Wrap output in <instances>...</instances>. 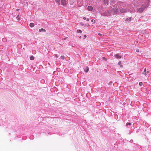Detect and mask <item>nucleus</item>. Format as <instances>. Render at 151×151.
<instances>
[{
	"instance_id": "obj_1",
	"label": "nucleus",
	"mask_w": 151,
	"mask_h": 151,
	"mask_svg": "<svg viewBox=\"0 0 151 151\" xmlns=\"http://www.w3.org/2000/svg\"><path fill=\"white\" fill-rule=\"evenodd\" d=\"M151 72V71L148 70V69L146 70V68H145L144 70V72L142 73V74H144L145 76L148 75Z\"/></svg>"
},
{
	"instance_id": "obj_2",
	"label": "nucleus",
	"mask_w": 151,
	"mask_h": 151,
	"mask_svg": "<svg viewBox=\"0 0 151 151\" xmlns=\"http://www.w3.org/2000/svg\"><path fill=\"white\" fill-rule=\"evenodd\" d=\"M126 9L127 7H125L124 8H121L120 9V12L122 13L127 12Z\"/></svg>"
},
{
	"instance_id": "obj_3",
	"label": "nucleus",
	"mask_w": 151,
	"mask_h": 151,
	"mask_svg": "<svg viewBox=\"0 0 151 151\" xmlns=\"http://www.w3.org/2000/svg\"><path fill=\"white\" fill-rule=\"evenodd\" d=\"M144 10V8H140L138 9L137 12L139 13H141Z\"/></svg>"
},
{
	"instance_id": "obj_4",
	"label": "nucleus",
	"mask_w": 151,
	"mask_h": 151,
	"mask_svg": "<svg viewBox=\"0 0 151 151\" xmlns=\"http://www.w3.org/2000/svg\"><path fill=\"white\" fill-rule=\"evenodd\" d=\"M61 4L63 5H65L67 4L65 0H62L61 1Z\"/></svg>"
},
{
	"instance_id": "obj_5",
	"label": "nucleus",
	"mask_w": 151,
	"mask_h": 151,
	"mask_svg": "<svg viewBox=\"0 0 151 151\" xmlns=\"http://www.w3.org/2000/svg\"><path fill=\"white\" fill-rule=\"evenodd\" d=\"M113 12H114L115 14H116L118 11V9L117 8H114L112 9Z\"/></svg>"
},
{
	"instance_id": "obj_6",
	"label": "nucleus",
	"mask_w": 151,
	"mask_h": 151,
	"mask_svg": "<svg viewBox=\"0 0 151 151\" xmlns=\"http://www.w3.org/2000/svg\"><path fill=\"white\" fill-rule=\"evenodd\" d=\"M93 7L91 6H89L88 7V10L89 11H92L93 9Z\"/></svg>"
},
{
	"instance_id": "obj_7",
	"label": "nucleus",
	"mask_w": 151,
	"mask_h": 151,
	"mask_svg": "<svg viewBox=\"0 0 151 151\" xmlns=\"http://www.w3.org/2000/svg\"><path fill=\"white\" fill-rule=\"evenodd\" d=\"M115 56L117 58H121V56H120L118 54H116L115 55Z\"/></svg>"
},
{
	"instance_id": "obj_8",
	"label": "nucleus",
	"mask_w": 151,
	"mask_h": 151,
	"mask_svg": "<svg viewBox=\"0 0 151 151\" xmlns=\"http://www.w3.org/2000/svg\"><path fill=\"white\" fill-rule=\"evenodd\" d=\"M39 32H41L42 31L44 32H46L45 30L44 29H43V28H42V29H39Z\"/></svg>"
},
{
	"instance_id": "obj_9",
	"label": "nucleus",
	"mask_w": 151,
	"mask_h": 151,
	"mask_svg": "<svg viewBox=\"0 0 151 151\" xmlns=\"http://www.w3.org/2000/svg\"><path fill=\"white\" fill-rule=\"evenodd\" d=\"M29 26L31 27H33L34 26V24L33 23H31L29 24Z\"/></svg>"
},
{
	"instance_id": "obj_10",
	"label": "nucleus",
	"mask_w": 151,
	"mask_h": 151,
	"mask_svg": "<svg viewBox=\"0 0 151 151\" xmlns=\"http://www.w3.org/2000/svg\"><path fill=\"white\" fill-rule=\"evenodd\" d=\"M77 32L78 33H81L82 32V31L80 29H78L77 30Z\"/></svg>"
},
{
	"instance_id": "obj_11",
	"label": "nucleus",
	"mask_w": 151,
	"mask_h": 151,
	"mask_svg": "<svg viewBox=\"0 0 151 151\" xmlns=\"http://www.w3.org/2000/svg\"><path fill=\"white\" fill-rule=\"evenodd\" d=\"M30 59L31 60H34V57L33 56H31L30 57Z\"/></svg>"
},
{
	"instance_id": "obj_12",
	"label": "nucleus",
	"mask_w": 151,
	"mask_h": 151,
	"mask_svg": "<svg viewBox=\"0 0 151 151\" xmlns=\"http://www.w3.org/2000/svg\"><path fill=\"white\" fill-rule=\"evenodd\" d=\"M132 124L130 123H127L126 124V126H128V125H131Z\"/></svg>"
},
{
	"instance_id": "obj_13",
	"label": "nucleus",
	"mask_w": 151,
	"mask_h": 151,
	"mask_svg": "<svg viewBox=\"0 0 151 151\" xmlns=\"http://www.w3.org/2000/svg\"><path fill=\"white\" fill-rule=\"evenodd\" d=\"M118 64L119 65H120V66L121 67H122V65H121V61H119V62L118 63Z\"/></svg>"
},
{
	"instance_id": "obj_14",
	"label": "nucleus",
	"mask_w": 151,
	"mask_h": 151,
	"mask_svg": "<svg viewBox=\"0 0 151 151\" xmlns=\"http://www.w3.org/2000/svg\"><path fill=\"white\" fill-rule=\"evenodd\" d=\"M89 70V68L88 67H86V70L85 71L86 73H87L88 72Z\"/></svg>"
},
{
	"instance_id": "obj_15",
	"label": "nucleus",
	"mask_w": 151,
	"mask_h": 151,
	"mask_svg": "<svg viewBox=\"0 0 151 151\" xmlns=\"http://www.w3.org/2000/svg\"><path fill=\"white\" fill-rule=\"evenodd\" d=\"M17 20H20V18L19 17V15H18L17 16Z\"/></svg>"
},
{
	"instance_id": "obj_16",
	"label": "nucleus",
	"mask_w": 151,
	"mask_h": 151,
	"mask_svg": "<svg viewBox=\"0 0 151 151\" xmlns=\"http://www.w3.org/2000/svg\"><path fill=\"white\" fill-rule=\"evenodd\" d=\"M60 0H55V1L56 2L58 3V4H60Z\"/></svg>"
},
{
	"instance_id": "obj_17",
	"label": "nucleus",
	"mask_w": 151,
	"mask_h": 151,
	"mask_svg": "<svg viewBox=\"0 0 151 151\" xmlns=\"http://www.w3.org/2000/svg\"><path fill=\"white\" fill-rule=\"evenodd\" d=\"M60 58L63 59V60H64V59H65V57L64 56H61V57H60Z\"/></svg>"
},
{
	"instance_id": "obj_18",
	"label": "nucleus",
	"mask_w": 151,
	"mask_h": 151,
	"mask_svg": "<svg viewBox=\"0 0 151 151\" xmlns=\"http://www.w3.org/2000/svg\"><path fill=\"white\" fill-rule=\"evenodd\" d=\"M142 82H140L139 83V84L140 86H142Z\"/></svg>"
},
{
	"instance_id": "obj_19",
	"label": "nucleus",
	"mask_w": 151,
	"mask_h": 151,
	"mask_svg": "<svg viewBox=\"0 0 151 151\" xmlns=\"http://www.w3.org/2000/svg\"><path fill=\"white\" fill-rule=\"evenodd\" d=\"M103 58L106 61V59L104 57H103Z\"/></svg>"
},
{
	"instance_id": "obj_20",
	"label": "nucleus",
	"mask_w": 151,
	"mask_h": 151,
	"mask_svg": "<svg viewBox=\"0 0 151 151\" xmlns=\"http://www.w3.org/2000/svg\"><path fill=\"white\" fill-rule=\"evenodd\" d=\"M136 52H139V50H138V49L137 50H136Z\"/></svg>"
},
{
	"instance_id": "obj_21",
	"label": "nucleus",
	"mask_w": 151,
	"mask_h": 151,
	"mask_svg": "<svg viewBox=\"0 0 151 151\" xmlns=\"http://www.w3.org/2000/svg\"><path fill=\"white\" fill-rule=\"evenodd\" d=\"M55 56L56 58H58V56H57V55H55Z\"/></svg>"
},
{
	"instance_id": "obj_22",
	"label": "nucleus",
	"mask_w": 151,
	"mask_h": 151,
	"mask_svg": "<svg viewBox=\"0 0 151 151\" xmlns=\"http://www.w3.org/2000/svg\"><path fill=\"white\" fill-rule=\"evenodd\" d=\"M89 19L88 18H87V19H86V21H89Z\"/></svg>"
},
{
	"instance_id": "obj_23",
	"label": "nucleus",
	"mask_w": 151,
	"mask_h": 151,
	"mask_svg": "<svg viewBox=\"0 0 151 151\" xmlns=\"http://www.w3.org/2000/svg\"><path fill=\"white\" fill-rule=\"evenodd\" d=\"M84 37H85V38L84 39H85L86 37V35H84Z\"/></svg>"
},
{
	"instance_id": "obj_24",
	"label": "nucleus",
	"mask_w": 151,
	"mask_h": 151,
	"mask_svg": "<svg viewBox=\"0 0 151 151\" xmlns=\"http://www.w3.org/2000/svg\"><path fill=\"white\" fill-rule=\"evenodd\" d=\"M83 19L84 20H86V17H84L83 18Z\"/></svg>"
},
{
	"instance_id": "obj_25",
	"label": "nucleus",
	"mask_w": 151,
	"mask_h": 151,
	"mask_svg": "<svg viewBox=\"0 0 151 151\" xmlns=\"http://www.w3.org/2000/svg\"><path fill=\"white\" fill-rule=\"evenodd\" d=\"M99 35L100 36H101L102 35L100 33H99Z\"/></svg>"
},
{
	"instance_id": "obj_26",
	"label": "nucleus",
	"mask_w": 151,
	"mask_h": 151,
	"mask_svg": "<svg viewBox=\"0 0 151 151\" xmlns=\"http://www.w3.org/2000/svg\"><path fill=\"white\" fill-rule=\"evenodd\" d=\"M68 38V37H65V38L64 39V40H66V38Z\"/></svg>"
},
{
	"instance_id": "obj_27",
	"label": "nucleus",
	"mask_w": 151,
	"mask_h": 151,
	"mask_svg": "<svg viewBox=\"0 0 151 151\" xmlns=\"http://www.w3.org/2000/svg\"><path fill=\"white\" fill-rule=\"evenodd\" d=\"M19 10V9H17V10H16V11H18Z\"/></svg>"
},
{
	"instance_id": "obj_28",
	"label": "nucleus",
	"mask_w": 151,
	"mask_h": 151,
	"mask_svg": "<svg viewBox=\"0 0 151 151\" xmlns=\"http://www.w3.org/2000/svg\"><path fill=\"white\" fill-rule=\"evenodd\" d=\"M81 25H82V26H83L84 25V24H81Z\"/></svg>"
},
{
	"instance_id": "obj_29",
	"label": "nucleus",
	"mask_w": 151,
	"mask_h": 151,
	"mask_svg": "<svg viewBox=\"0 0 151 151\" xmlns=\"http://www.w3.org/2000/svg\"><path fill=\"white\" fill-rule=\"evenodd\" d=\"M93 21V19H92L91 21V22H92Z\"/></svg>"
},
{
	"instance_id": "obj_30",
	"label": "nucleus",
	"mask_w": 151,
	"mask_h": 151,
	"mask_svg": "<svg viewBox=\"0 0 151 151\" xmlns=\"http://www.w3.org/2000/svg\"><path fill=\"white\" fill-rule=\"evenodd\" d=\"M81 36H80V37H79V38L81 39Z\"/></svg>"
},
{
	"instance_id": "obj_31",
	"label": "nucleus",
	"mask_w": 151,
	"mask_h": 151,
	"mask_svg": "<svg viewBox=\"0 0 151 151\" xmlns=\"http://www.w3.org/2000/svg\"><path fill=\"white\" fill-rule=\"evenodd\" d=\"M87 26L86 24H85V26Z\"/></svg>"
},
{
	"instance_id": "obj_32",
	"label": "nucleus",
	"mask_w": 151,
	"mask_h": 151,
	"mask_svg": "<svg viewBox=\"0 0 151 151\" xmlns=\"http://www.w3.org/2000/svg\"><path fill=\"white\" fill-rule=\"evenodd\" d=\"M95 20H94V23H95Z\"/></svg>"
},
{
	"instance_id": "obj_33",
	"label": "nucleus",
	"mask_w": 151,
	"mask_h": 151,
	"mask_svg": "<svg viewBox=\"0 0 151 151\" xmlns=\"http://www.w3.org/2000/svg\"><path fill=\"white\" fill-rule=\"evenodd\" d=\"M126 20H128V19H127Z\"/></svg>"
},
{
	"instance_id": "obj_34",
	"label": "nucleus",
	"mask_w": 151,
	"mask_h": 151,
	"mask_svg": "<svg viewBox=\"0 0 151 151\" xmlns=\"http://www.w3.org/2000/svg\"><path fill=\"white\" fill-rule=\"evenodd\" d=\"M149 0H148V1H149Z\"/></svg>"
}]
</instances>
